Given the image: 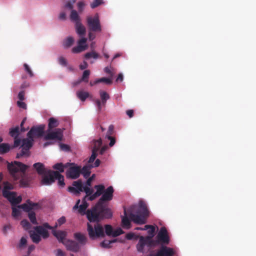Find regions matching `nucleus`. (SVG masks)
<instances>
[{"instance_id": "nucleus-12", "label": "nucleus", "mask_w": 256, "mask_h": 256, "mask_svg": "<svg viewBox=\"0 0 256 256\" xmlns=\"http://www.w3.org/2000/svg\"><path fill=\"white\" fill-rule=\"evenodd\" d=\"M100 100L99 99L94 100V102L96 106L98 112L101 111L102 106H105L107 100L110 98L109 94L104 90L100 91Z\"/></svg>"}, {"instance_id": "nucleus-63", "label": "nucleus", "mask_w": 256, "mask_h": 256, "mask_svg": "<svg viewBox=\"0 0 256 256\" xmlns=\"http://www.w3.org/2000/svg\"><path fill=\"white\" fill-rule=\"evenodd\" d=\"M10 228H11V225L10 224L4 226L3 227V228H2L3 232L4 234H6L8 230H10Z\"/></svg>"}, {"instance_id": "nucleus-59", "label": "nucleus", "mask_w": 256, "mask_h": 256, "mask_svg": "<svg viewBox=\"0 0 256 256\" xmlns=\"http://www.w3.org/2000/svg\"><path fill=\"white\" fill-rule=\"evenodd\" d=\"M84 6V4L82 2H80L78 3V7L79 12H82Z\"/></svg>"}, {"instance_id": "nucleus-32", "label": "nucleus", "mask_w": 256, "mask_h": 256, "mask_svg": "<svg viewBox=\"0 0 256 256\" xmlns=\"http://www.w3.org/2000/svg\"><path fill=\"white\" fill-rule=\"evenodd\" d=\"M11 149L8 144L2 143L0 144V154H4L8 152Z\"/></svg>"}, {"instance_id": "nucleus-19", "label": "nucleus", "mask_w": 256, "mask_h": 256, "mask_svg": "<svg viewBox=\"0 0 256 256\" xmlns=\"http://www.w3.org/2000/svg\"><path fill=\"white\" fill-rule=\"evenodd\" d=\"M68 250L73 252H77L80 250L79 244L74 240H67L64 244Z\"/></svg>"}, {"instance_id": "nucleus-23", "label": "nucleus", "mask_w": 256, "mask_h": 256, "mask_svg": "<svg viewBox=\"0 0 256 256\" xmlns=\"http://www.w3.org/2000/svg\"><path fill=\"white\" fill-rule=\"evenodd\" d=\"M75 28L76 33L80 36H82L86 34V29L85 26L81 23L78 22L75 24Z\"/></svg>"}, {"instance_id": "nucleus-13", "label": "nucleus", "mask_w": 256, "mask_h": 256, "mask_svg": "<svg viewBox=\"0 0 256 256\" xmlns=\"http://www.w3.org/2000/svg\"><path fill=\"white\" fill-rule=\"evenodd\" d=\"M46 228L52 230V227L50 226L47 222L44 223L42 226L34 227V230H35L38 233L41 234V236L44 238H48L49 236V233Z\"/></svg>"}, {"instance_id": "nucleus-3", "label": "nucleus", "mask_w": 256, "mask_h": 256, "mask_svg": "<svg viewBox=\"0 0 256 256\" xmlns=\"http://www.w3.org/2000/svg\"><path fill=\"white\" fill-rule=\"evenodd\" d=\"M102 220L90 222H96L94 226L88 223L87 230L90 239L95 240L98 238H104L105 236L104 228L102 225L99 222ZM90 222V221H89Z\"/></svg>"}, {"instance_id": "nucleus-36", "label": "nucleus", "mask_w": 256, "mask_h": 256, "mask_svg": "<svg viewBox=\"0 0 256 256\" xmlns=\"http://www.w3.org/2000/svg\"><path fill=\"white\" fill-rule=\"evenodd\" d=\"M32 129H34V134L35 136H40L43 134L44 126H40L38 127H32Z\"/></svg>"}, {"instance_id": "nucleus-44", "label": "nucleus", "mask_w": 256, "mask_h": 256, "mask_svg": "<svg viewBox=\"0 0 256 256\" xmlns=\"http://www.w3.org/2000/svg\"><path fill=\"white\" fill-rule=\"evenodd\" d=\"M68 165V164H66L65 165H64L62 163H57L53 166V168L58 170L59 172H64V168L67 167Z\"/></svg>"}, {"instance_id": "nucleus-52", "label": "nucleus", "mask_w": 256, "mask_h": 256, "mask_svg": "<svg viewBox=\"0 0 256 256\" xmlns=\"http://www.w3.org/2000/svg\"><path fill=\"white\" fill-rule=\"evenodd\" d=\"M124 231L120 228H118L116 230H114L112 236L113 237H116L124 233Z\"/></svg>"}, {"instance_id": "nucleus-2", "label": "nucleus", "mask_w": 256, "mask_h": 256, "mask_svg": "<svg viewBox=\"0 0 256 256\" xmlns=\"http://www.w3.org/2000/svg\"><path fill=\"white\" fill-rule=\"evenodd\" d=\"M28 168V166L16 161L8 165V168L10 174L16 180L18 179L20 176L22 177L20 180V185L22 187H27L30 184L29 180L24 176Z\"/></svg>"}, {"instance_id": "nucleus-54", "label": "nucleus", "mask_w": 256, "mask_h": 256, "mask_svg": "<svg viewBox=\"0 0 256 256\" xmlns=\"http://www.w3.org/2000/svg\"><path fill=\"white\" fill-rule=\"evenodd\" d=\"M98 154L96 153L95 152H92V155L89 158V160L88 161V164H92V163L94 160H96V157L97 156Z\"/></svg>"}, {"instance_id": "nucleus-47", "label": "nucleus", "mask_w": 256, "mask_h": 256, "mask_svg": "<svg viewBox=\"0 0 256 256\" xmlns=\"http://www.w3.org/2000/svg\"><path fill=\"white\" fill-rule=\"evenodd\" d=\"M20 224L26 230H28L31 228V224L26 220H23L21 221Z\"/></svg>"}, {"instance_id": "nucleus-27", "label": "nucleus", "mask_w": 256, "mask_h": 256, "mask_svg": "<svg viewBox=\"0 0 256 256\" xmlns=\"http://www.w3.org/2000/svg\"><path fill=\"white\" fill-rule=\"evenodd\" d=\"M86 198H84V199L82 200V204L80 205L79 209H78V212L80 214H82V215L86 214V216H87V211L88 210L86 211V210L87 208L88 207V204L86 202Z\"/></svg>"}, {"instance_id": "nucleus-7", "label": "nucleus", "mask_w": 256, "mask_h": 256, "mask_svg": "<svg viewBox=\"0 0 256 256\" xmlns=\"http://www.w3.org/2000/svg\"><path fill=\"white\" fill-rule=\"evenodd\" d=\"M136 208V206H132L128 210V212H130V218L131 220L136 224H145L146 222V219L147 218L138 214H134L135 212V210Z\"/></svg>"}, {"instance_id": "nucleus-6", "label": "nucleus", "mask_w": 256, "mask_h": 256, "mask_svg": "<svg viewBox=\"0 0 256 256\" xmlns=\"http://www.w3.org/2000/svg\"><path fill=\"white\" fill-rule=\"evenodd\" d=\"M154 240H151V237L141 236L136 245V248L138 252H144L145 246L151 248L154 246Z\"/></svg>"}, {"instance_id": "nucleus-22", "label": "nucleus", "mask_w": 256, "mask_h": 256, "mask_svg": "<svg viewBox=\"0 0 256 256\" xmlns=\"http://www.w3.org/2000/svg\"><path fill=\"white\" fill-rule=\"evenodd\" d=\"M37 204L32 202L30 200H27V204H23L18 206L19 208H22L24 212H32V210L36 206H37Z\"/></svg>"}, {"instance_id": "nucleus-8", "label": "nucleus", "mask_w": 256, "mask_h": 256, "mask_svg": "<svg viewBox=\"0 0 256 256\" xmlns=\"http://www.w3.org/2000/svg\"><path fill=\"white\" fill-rule=\"evenodd\" d=\"M33 141L28 138H24L22 140L21 146L22 150L20 153H18L16 158H19L22 156H28L30 155V149L32 146Z\"/></svg>"}, {"instance_id": "nucleus-57", "label": "nucleus", "mask_w": 256, "mask_h": 256, "mask_svg": "<svg viewBox=\"0 0 256 256\" xmlns=\"http://www.w3.org/2000/svg\"><path fill=\"white\" fill-rule=\"evenodd\" d=\"M60 148L62 150L68 152L70 150V147L69 146L64 144H60Z\"/></svg>"}, {"instance_id": "nucleus-29", "label": "nucleus", "mask_w": 256, "mask_h": 256, "mask_svg": "<svg viewBox=\"0 0 256 256\" xmlns=\"http://www.w3.org/2000/svg\"><path fill=\"white\" fill-rule=\"evenodd\" d=\"M54 180H58V184L59 186L61 187H64L65 185V183L64 182V177L62 175L60 174V173L57 171L56 172H54Z\"/></svg>"}, {"instance_id": "nucleus-50", "label": "nucleus", "mask_w": 256, "mask_h": 256, "mask_svg": "<svg viewBox=\"0 0 256 256\" xmlns=\"http://www.w3.org/2000/svg\"><path fill=\"white\" fill-rule=\"evenodd\" d=\"M98 82H105L108 84H112V81L111 79L107 78H100L98 79Z\"/></svg>"}, {"instance_id": "nucleus-11", "label": "nucleus", "mask_w": 256, "mask_h": 256, "mask_svg": "<svg viewBox=\"0 0 256 256\" xmlns=\"http://www.w3.org/2000/svg\"><path fill=\"white\" fill-rule=\"evenodd\" d=\"M62 130L60 128H56L54 131H46V134L44 138L45 140H62Z\"/></svg>"}, {"instance_id": "nucleus-28", "label": "nucleus", "mask_w": 256, "mask_h": 256, "mask_svg": "<svg viewBox=\"0 0 256 256\" xmlns=\"http://www.w3.org/2000/svg\"><path fill=\"white\" fill-rule=\"evenodd\" d=\"M59 125V122L57 119L52 117L48 119V131L52 130V129L57 127Z\"/></svg>"}, {"instance_id": "nucleus-49", "label": "nucleus", "mask_w": 256, "mask_h": 256, "mask_svg": "<svg viewBox=\"0 0 256 256\" xmlns=\"http://www.w3.org/2000/svg\"><path fill=\"white\" fill-rule=\"evenodd\" d=\"M24 68L25 71L29 74L30 77H33L34 76V74L31 70V68H30L28 65L26 64H24Z\"/></svg>"}, {"instance_id": "nucleus-20", "label": "nucleus", "mask_w": 256, "mask_h": 256, "mask_svg": "<svg viewBox=\"0 0 256 256\" xmlns=\"http://www.w3.org/2000/svg\"><path fill=\"white\" fill-rule=\"evenodd\" d=\"M130 212L124 208V216L122 217V226L123 228L129 229L130 228V219L129 217Z\"/></svg>"}, {"instance_id": "nucleus-39", "label": "nucleus", "mask_w": 256, "mask_h": 256, "mask_svg": "<svg viewBox=\"0 0 256 256\" xmlns=\"http://www.w3.org/2000/svg\"><path fill=\"white\" fill-rule=\"evenodd\" d=\"M74 238L82 244H85L86 242V238L85 236L80 233L75 234Z\"/></svg>"}, {"instance_id": "nucleus-62", "label": "nucleus", "mask_w": 256, "mask_h": 256, "mask_svg": "<svg viewBox=\"0 0 256 256\" xmlns=\"http://www.w3.org/2000/svg\"><path fill=\"white\" fill-rule=\"evenodd\" d=\"M98 196H99L96 194V193L94 192V194H92L91 195L89 196L86 198H88V200L92 201Z\"/></svg>"}, {"instance_id": "nucleus-15", "label": "nucleus", "mask_w": 256, "mask_h": 256, "mask_svg": "<svg viewBox=\"0 0 256 256\" xmlns=\"http://www.w3.org/2000/svg\"><path fill=\"white\" fill-rule=\"evenodd\" d=\"M174 251L173 248L162 246L156 254H150V256H174Z\"/></svg>"}, {"instance_id": "nucleus-10", "label": "nucleus", "mask_w": 256, "mask_h": 256, "mask_svg": "<svg viewBox=\"0 0 256 256\" xmlns=\"http://www.w3.org/2000/svg\"><path fill=\"white\" fill-rule=\"evenodd\" d=\"M2 196L6 198L10 203L12 206H16L19 204L22 200L20 196L16 197V193L14 192L6 191L2 192Z\"/></svg>"}, {"instance_id": "nucleus-48", "label": "nucleus", "mask_w": 256, "mask_h": 256, "mask_svg": "<svg viewBox=\"0 0 256 256\" xmlns=\"http://www.w3.org/2000/svg\"><path fill=\"white\" fill-rule=\"evenodd\" d=\"M90 186H88L86 185V186H84L83 191H84L86 194V196L84 198H86L89 196H90L93 194L94 190L90 188Z\"/></svg>"}, {"instance_id": "nucleus-53", "label": "nucleus", "mask_w": 256, "mask_h": 256, "mask_svg": "<svg viewBox=\"0 0 256 256\" xmlns=\"http://www.w3.org/2000/svg\"><path fill=\"white\" fill-rule=\"evenodd\" d=\"M102 0H94V1L91 3L90 6L92 8H94L102 4Z\"/></svg>"}, {"instance_id": "nucleus-58", "label": "nucleus", "mask_w": 256, "mask_h": 256, "mask_svg": "<svg viewBox=\"0 0 256 256\" xmlns=\"http://www.w3.org/2000/svg\"><path fill=\"white\" fill-rule=\"evenodd\" d=\"M58 62L63 66H66L67 64L66 60L62 56H60L58 58Z\"/></svg>"}, {"instance_id": "nucleus-35", "label": "nucleus", "mask_w": 256, "mask_h": 256, "mask_svg": "<svg viewBox=\"0 0 256 256\" xmlns=\"http://www.w3.org/2000/svg\"><path fill=\"white\" fill-rule=\"evenodd\" d=\"M70 19L72 21L76 24L78 22H80V16L76 10H72L70 14Z\"/></svg>"}, {"instance_id": "nucleus-33", "label": "nucleus", "mask_w": 256, "mask_h": 256, "mask_svg": "<svg viewBox=\"0 0 256 256\" xmlns=\"http://www.w3.org/2000/svg\"><path fill=\"white\" fill-rule=\"evenodd\" d=\"M90 74V71L89 70H85L83 72V74L81 78L78 81L76 84H78L82 82H88V78Z\"/></svg>"}, {"instance_id": "nucleus-64", "label": "nucleus", "mask_w": 256, "mask_h": 256, "mask_svg": "<svg viewBox=\"0 0 256 256\" xmlns=\"http://www.w3.org/2000/svg\"><path fill=\"white\" fill-rule=\"evenodd\" d=\"M17 104L20 108L23 109H26V103L22 101H18Z\"/></svg>"}, {"instance_id": "nucleus-1", "label": "nucleus", "mask_w": 256, "mask_h": 256, "mask_svg": "<svg viewBox=\"0 0 256 256\" xmlns=\"http://www.w3.org/2000/svg\"><path fill=\"white\" fill-rule=\"evenodd\" d=\"M114 192L112 186H108L104 190L102 197L96 205L87 211V218L88 221H99L112 217V213L111 210L108 208L104 203L112 199Z\"/></svg>"}, {"instance_id": "nucleus-51", "label": "nucleus", "mask_w": 256, "mask_h": 256, "mask_svg": "<svg viewBox=\"0 0 256 256\" xmlns=\"http://www.w3.org/2000/svg\"><path fill=\"white\" fill-rule=\"evenodd\" d=\"M22 144V141L20 140V139L17 138H14V143L13 146H12L11 147V149L16 148L20 146V144Z\"/></svg>"}, {"instance_id": "nucleus-18", "label": "nucleus", "mask_w": 256, "mask_h": 256, "mask_svg": "<svg viewBox=\"0 0 256 256\" xmlns=\"http://www.w3.org/2000/svg\"><path fill=\"white\" fill-rule=\"evenodd\" d=\"M136 208L135 212L144 216L148 218L149 216V211L146 204L142 201H140L138 206H136Z\"/></svg>"}, {"instance_id": "nucleus-9", "label": "nucleus", "mask_w": 256, "mask_h": 256, "mask_svg": "<svg viewBox=\"0 0 256 256\" xmlns=\"http://www.w3.org/2000/svg\"><path fill=\"white\" fill-rule=\"evenodd\" d=\"M66 164L70 166L66 172V177L74 180L78 178L81 174V167L74 163H67Z\"/></svg>"}, {"instance_id": "nucleus-43", "label": "nucleus", "mask_w": 256, "mask_h": 256, "mask_svg": "<svg viewBox=\"0 0 256 256\" xmlns=\"http://www.w3.org/2000/svg\"><path fill=\"white\" fill-rule=\"evenodd\" d=\"M104 234L108 236H112L114 229L110 224H106L104 226Z\"/></svg>"}, {"instance_id": "nucleus-16", "label": "nucleus", "mask_w": 256, "mask_h": 256, "mask_svg": "<svg viewBox=\"0 0 256 256\" xmlns=\"http://www.w3.org/2000/svg\"><path fill=\"white\" fill-rule=\"evenodd\" d=\"M74 186H69L68 190L71 193L76 195H78L80 192H83L84 186L80 180L77 181H74L72 182Z\"/></svg>"}, {"instance_id": "nucleus-25", "label": "nucleus", "mask_w": 256, "mask_h": 256, "mask_svg": "<svg viewBox=\"0 0 256 256\" xmlns=\"http://www.w3.org/2000/svg\"><path fill=\"white\" fill-rule=\"evenodd\" d=\"M29 234L30 237L34 242L38 244L41 240V234L38 233L35 230H30Z\"/></svg>"}, {"instance_id": "nucleus-61", "label": "nucleus", "mask_w": 256, "mask_h": 256, "mask_svg": "<svg viewBox=\"0 0 256 256\" xmlns=\"http://www.w3.org/2000/svg\"><path fill=\"white\" fill-rule=\"evenodd\" d=\"M95 176V174H92V176L90 177H88V179L87 180L86 182V185L88 186H91V184H92V182L94 179V178Z\"/></svg>"}, {"instance_id": "nucleus-37", "label": "nucleus", "mask_w": 256, "mask_h": 256, "mask_svg": "<svg viewBox=\"0 0 256 256\" xmlns=\"http://www.w3.org/2000/svg\"><path fill=\"white\" fill-rule=\"evenodd\" d=\"M144 230H148V233L149 234L148 236L151 237V240L154 236V234L156 230V228L152 225H146L144 226Z\"/></svg>"}, {"instance_id": "nucleus-38", "label": "nucleus", "mask_w": 256, "mask_h": 256, "mask_svg": "<svg viewBox=\"0 0 256 256\" xmlns=\"http://www.w3.org/2000/svg\"><path fill=\"white\" fill-rule=\"evenodd\" d=\"M20 134V128L18 126H16L15 128H12L10 130V134L14 138H18Z\"/></svg>"}, {"instance_id": "nucleus-46", "label": "nucleus", "mask_w": 256, "mask_h": 256, "mask_svg": "<svg viewBox=\"0 0 256 256\" xmlns=\"http://www.w3.org/2000/svg\"><path fill=\"white\" fill-rule=\"evenodd\" d=\"M28 217L32 224H38L36 216V214L33 211L30 212L28 213Z\"/></svg>"}, {"instance_id": "nucleus-24", "label": "nucleus", "mask_w": 256, "mask_h": 256, "mask_svg": "<svg viewBox=\"0 0 256 256\" xmlns=\"http://www.w3.org/2000/svg\"><path fill=\"white\" fill-rule=\"evenodd\" d=\"M33 166L40 175L42 176L46 172V170L45 168L44 164L41 162L35 163Z\"/></svg>"}, {"instance_id": "nucleus-55", "label": "nucleus", "mask_w": 256, "mask_h": 256, "mask_svg": "<svg viewBox=\"0 0 256 256\" xmlns=\"http://www.w3.org/2000/svg\"><path fill=\"white\" fill-rule=\"evenodd\" d=\"M20 214V210L15 207H12V216L14 218L18 216Z\"/></svg>"}, {"instance_id": "nucleus-17", "label": "nucleus", "mask_w": 256, "mask_h": 256, "mask_svg": "<svg viewBox=\"0 0 256 256\" xmlns=\"http://www.w3.org/2000/svg\"><path fill=\"white\" fill-rule=\"evenodd\" d=\"M54 172L56 171H52L49 170L45 174L42 175V178L41 183L44 185H50L54 182Z\"/></svg>"}, {"instance_id": "nucleus-60", "label": "nucleus", "mask_w": 256, "mask_h": 256, "mask_svg": "<svg viewBox=\"0 0 256 256\" xmlns=\"http://www.w3.org/2000/svg\"><path fill=\"white\" fill-rule=\"evenodd\" d=\"M66 222V218L64 216H62L58 220V224H56V227L57 226L58 224L60 226Z\"/></svg>"}, {"instance_id": "nucleus-31", "label": "nucleus", "mask_w": 256, "mask_h": 256, "mask_svg": "<svg viewBox=\"0 0 256 256\" xmlns=\"http://www.w3.org/2000/svg\"><path fill=\"white\" fill-rule=\"evenodd\" d=\"M102 144V140L101 138H100L98 140H94L93 141V147L92 149V152H95L96 153L98 154V152Z\"/></svg>"}, {"instance_id": "nucleus-14", "label": "nucleus", "mask_w": 256, "mask_h": 256, "mask_svg": "<svg viewBox=\"0 0 256 256\" xmlns=\"http://www.w3.org/2000/svg\"><path fill=\"white\" fill-rule=\"evenodd\" d=\"M87 38H82L78 42V46L74 47L72 50V52L74 54H78L82 52L88 48L86 44Z\"/></svg>"}, {"instance_id": "nucleus-5", "label": "nucleus", "mask_w": 256, "mask_h": 256, "mask_svg": "<svg viewBox=\"0 0 256 256\" xmlns=\"http://www.w3.org/2000/svg\"><path fill=\"white\" fill-rule=\"evenodd\" d=\"M156 240H154V246L159 244H168L170 242V238L166 228L165 227L161 228L156 236Z\"/></svg>"}, {"instance_id": "nucleus-40", "label": "nucleus", "mask_w": 256, "mask_h": 256, "mask_svg": "<svg viewBox=\"0 0 256 256\" xmlns=\"http://www.w3.org/2000/svg\"><path fill=\"white\" fill-rule=\"evenodd\" d=\"M116 240H104L100 243V246L101 247L104 248H111L110 244L112 243L116 242Z\"/></svg>"}, {"instance_id": "nucleus-41", "label": "nucleus", "mask_w": 256, "mask_h": 256, "mask_svg": "<svg viewBox=\"0 0 256 256\" xmlns=\"http://www.w3.org/2000/svg\"><path fill=\"white\" fill-rule=\"evenodd\" d=\"M98 54L94 51H92L90 52H87L84 54V58L86 60L90 59V58L97 59L98 58Z\"/></svg>"}, {"instance_id": "nucleus-4", "label": "nucleus", "mask_w": 256, "mask_h": 256, "mask_svg": "<svg viewBox=\"0 0 256 256\" xmlns=\"http://www.w3.org/2000/svg\"><path fill=\"white\" fill-rule=\"evenodd\" d=\"M86 22L89 31L98 32H102V26L98 14H96L94 16H88Z\"/></svg>"}, {"instance_id": "nucleus-56", "label": "nucleus", "mask_w": 256, "mask_h": 256, "mask_svg": "<svg viewBox=\"0 0 256 256\" xmlns=\"http://www.w3.org/2000/svg\"><path fill=\"white\" fill-rule=\"evenodd\" d=\"M34 129H32V128H31L30 130L27 134V138H28L29 140H32L33 142L34 137L35 136L34 134Z\"/></svg>"}, {"instance_id": "nucleus-30", "label": "nucleus", "mask_w": 256, "mask_h": 256, "mask_svg": "<svg viewBox=\"0 0 256 256\" xmlns=\"http://www.w3.org/2000/svg\"><path fill=\"white\" fill-rule=\"evenodd\" d=\"M92 166H90L89 164L84 166L82 168H81V174L84 176L86 178H88L90 174V169Z\"/></svg>"}, {"instance_id": "nucleus-26", "label": "nucleus", "mask_w": 256, "mask_h": 256, "mask_svg": "<svg viewBox=\"0 0 256 256\" xmlns=\"http://www.w3.org/2000/svg\"><path fill=\"white\" fill-rule=\"evenodd\" d=\"M52 234L58 238L59 242H62L63 244L65 242V241L64 242L63 240L66 236V232L61 230H53Z\"/></svg>"}, {"instance_id": "nucleus-45", "label": "nucleus", "mask_w": 256, "mask_h": 256, "mask_svg": "<svg viewBox=\"0 0 256 256\" xmlns=\"http://www.w3.org/2000/svg\"><path fill=\"white\" fill-rule=\"evenodd\" d=\"M74 42V39L72 36L67 38L64 42V48H69L72 45Z\"/></svg>"}, {"instance_id": "nucleus-21", "label": "nucleus", "mask_w": 256, "mask_h": 256, "mask_svg": "<svg viewBox=\"0 0 256 256\" xmlns=\"http://www.w3.org/2000/svg\"><path fill=\"white\" fill-rule=\"evenodd\" d=\"M114 132V126L113 125H110L108 127V130L106 132V138H107L108 140H110V142L109 144V146H112L115 142L116 140L114 137L112 136V135L113 134Z\"/></svg>"}, {"instance_id": "nucleus-42", "label": "nucleus", "mask_w": 256, "mask_h": 256, "mask_svg": "<svg viewBox=\"0 0 256 256\" xmlns=\"http://www.w3.org/2000/svg\"><path fill=\"white\" fill-rule=\"evenodd\" d=\"M94 188L96 190V193L98 196H100V195H102L104 190H105V187L102 184H98L94 186Z\"/></svg>"}, {"instance_id": "nucleus-34", "label": "nucleus", "mask_w": 256, "mask_h": 256, "mask_svg": "<svg viewBox=\"0 0 256 256\" xmlns=\"http://www.w3.org/2000/svg\"><path fill=\"white\" fill-rule=\"evenodd\" d=\"M76 96L80 100L84 102L89 96L90 94L88 92L80 90L76 92Z\"/></svg>"}]
</instances>
